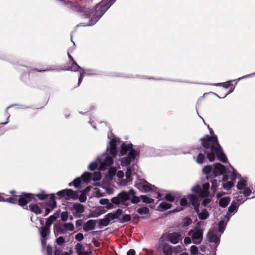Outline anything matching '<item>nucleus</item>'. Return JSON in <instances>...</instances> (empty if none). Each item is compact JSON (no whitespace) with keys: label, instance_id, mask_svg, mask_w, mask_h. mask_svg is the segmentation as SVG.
I'll return each mask as SVG.
<instances>
[{"label":"nucleus","instance_id":"obj_21","mask_svg":"<svg viewBox=\"0 0 255 255\" xmlns=\"http://www.w3.org/2000/svg\"><path fill=\"white\" fill-rule=\"evenodd\" d=\"M47 205L52 209H54L56 207V197L54 194H51L50 195L49 201L47 203Z\"/></svg>","mask_w":255,"mask_h":255},{"label":"nucleus","instance_id":"obj_2","mask_svg":"<svg viewBox=\"0 0 255 255\" xmlns=\"http://www.w3.org/2000/svg\"><path fill=\"white\" fill-rule=\"evenodd\" d=\"M133 204H137L140 202L139 197L136 196V192L133 189H130L128 192L123 191L120 192L116 197H113L111 199L112 204L119 205L120 203L129 201Z\"/></svg>","mask_w":255,"mask_h":255},{"label":"nucleus","instance_id":"obj_51","mask_svg":"<svg viewBox=\"0 0 255 255\" xmlns=\"http://www.w3.org/2000/svg\"><path fill=\"white\" fill-rule=\"evenodd\" d=\"M164 199L169 202H173L175 200V197L173 195L168 193L165 196Z\"/></svg>","mask_w":255,"mask_h":255},{"label":"nucleus","instance_id":"obj_43","mask_svg":"<svg viewBox=\"0 0 255 255\" xmlns=\"http://www.w3.org/2000/svg\"><path fill=\"white\" fill-rule=\"evenodd\" d=\"M205 159V156L204 154L200 153L197 157L196 162L200 164H202L204 163Z\"/></svg>","mask_w":255,"mask_h":255},{"label":"nucleus","instance_id":"obj_23","mask_svg":"<svg viewBox=\"0 0 255 255\" xmlns=\"http://www.w3.org/2000/svg\"><path fill=\"white\" fill-rule=\"evenodd\" d=\"M188 197L189 199L190 202L193 206L199 204V198L196 195L191 194L188 195Z\"/></svg>","mask_w":255,"mask_h":255},{"label":"nucleus","instance_id":"obj_24","mask_svg":"<svg viewBox=\"0 0 255 255\" xmlns=\"http://www.w3.org/2000/svg\"><path fill=\"white\" fill-rule=\"evenodd\" d=\"M171 207V204L166 202H162L159 205L158 208H159V210L163 211L170 209Z\"/></svg>","mask_w":255,"mask_h":255},{"label":"nucleus","instance_id":"obj_31","mask_svg":"<svg viewBox=\"0 0 255 255\" xmlns=\"http://www.w3.org/2000/svg\"><path fill=\"white\" fill-rule=\"evenodd\" d=\"M139 197L140 198V200H141L143 203L146 204H151L153 203L154 202V200L153 199L149 198L146 195H141Z\"/></svg>","mask_w":255,"mask_h":255},{"label":"nucleus","instance_id":"obj_28","mask_svg":"<svg viewBox=\"0 0 255 255\" xmlns=\"http://www.w3.org/2000/svg\"><path fill=\"white\" fill-rule=\"evenodd\" d=\"M30 210L36 214H41L42 210L37 204H30L29 206Z\"/></svg>","mask_w":255,"mask_h":255},{"label":"nucleus","instance_id":"obj_6","mask_svg":"<svg viewBox=\"0 0 255 255\" xmlns=\"http://www.w3.org/2000/svg\"><path fill=\"white\" fill-rule=\"evenodd\" d=\"M56 194L60 198L65 200H77L78 198V191H75L71 189H66L58 192Z\"/></svg>","mask_w":255,"mask_h":255},{"label":"nucleus","instance_id":"obj_4","mask_svg":"<svg viewBox=\"0 0 255 255\" xmlns=\"http://www.w3.org/2000/svg\"><path fill=\"white\" fill-rule=\"evenodd\" d=\"M68 56L69 58L70 62L65 67V70L74 72H79L80 75L78 82V85L79 86L83 80V78L86 72L84 71L83 69L78 65L73 59V57L69 53H68Z\"/></svg>","mask_w":255,"mask_h":255},{"label":"nucleus","instance_id":"obj_56","mask_svg":"<svg viewBox=\"0 0 255 255\" xmlns=\"http://www.w3.org/2000/svg\"><path fill=\"white\" fill-rule=\"evenodd\" d=\"M46 252L47 255H53V249L50 245H47L46 247Z\"/></svg>","mask_w":255,"mask_h":255},{"label":"nucleus","instance_id":"obj_25","mask_svg":"<svg viewBox=\"0 0 255 255\" xmlns=\"http://www.w3.org/2000/svg\"><path fill=\"white\" fill-rule=\"evenodd\" d=\"M209 188V184L206 183L203 185V190L201 189L200 194V197L204 198L208 195V190Z\"/></svg>","mask_w":255,"mask_h":255},{"label":"nucleus","instance_id":"obj_17","mask_svg":"<svg viewBox=\"0 0 255 255\" xmlns=\"http://www.w3.org/2000/svg\"><path fill=\"white\" fill-rule=\"evenodd\" d=\"M96 225V221L93 220H89L84 223L83 229L85 232L94 229Z\"/></svg>","mask_w":255,"mask_h":255},{"label":"nucleus","instance_id":"obj_37","mask_svg":"<svg viewBox=\"0 0 255 255\" xmlns=\"http://www.w3.org/2000/svg\"><path fill=\"white\" fill-rule=\"evenodd\" d=\"M80 178L81 179H82L83 182L86 183L90 180L91 178V174L89 172H85L81 176Z\"/></svg>","mask_w":255,"mask_h":255},{"label":"nucleus","instance_id":"obj_12","mask_svg":"<svg viewBox=\"0 0 255 255\" xmlns=\"http://www.w3.org/2000/svg\"><path fill=\"white\" fill-rule=\"evenodd\" d=\"M71 210L73 211L74 215L76 217H80L81 214L85 211L84 206L79 203H74L72 206Z\"/></svg>","mask_w":255,"mask_h":255},{"label":"nucleus","instance_id":"obj_7","mask_svg":"<svg viewBox=\"0 0 255 255\" xmlns=\"http://www.w3.org/2000/svg\"><path fill=\"white\" fill-rule=\"evenodd\" d=\"M18 197L17 204L21 207L26 206L28 203L32 201H37L36 198H35L34 194L32 193L23 192L22 195Z\"/></svg>","mask_w":255,"mask_h":255},{"label":"nucleus","instance_id":"obj_8","mask_svg":"<svg viewBox=\"0 0 255 255\" xmlns=\"http://www.w3.org/2000/svg\"><path fill=\"white\" fill-rule=\"evenodd\" d=\"M195 229V231L193 230H190L188 235L191 236L194 244H199L202 240L203 234V230L198 227H196Z\"/></svg>","mask_w":255,"mask_h":255},{"label":"nucleus","instance_id":"obj_52","mask_svg":"<svg viewBox=\"0 0 255 255\" xmlns=\"http://www.w3.org/2000/svg\"><path fill=\"white\" fill-rule=\"evenodd\" d=\"M56 242L58 245L62 246L65 242V240L63 237L60 236L56 239Z\"/></svg>","mask_w":255,"mask_h":255},{"label":"nucleus","instance_id":"obj_10","mask_svg":"<svg viewBox=\"0 0 255 255\" xmlns=\"http://www.w3.org/2000/svg\"><path fill=\"white\" fill-rule=\"evenodd\" d=\"M159 247L163 251L165 255H171L173 252V249L172 247L170 246L168 243L165 242L163 236L160 238Z\"/></svg>","mask_w":255,"mask_h":255},{"label":"nucleus","instance_id":"obj_64","mask_svg":"<svg viewBox=\"0 0 255 255\" xmlns=\"http://www.w3.org/2000/svg\"><path fill=\"white\" fill-rule=\"evenodd\" d=\"M127 255H135V251L134 249H130L127 253Z\"/></svg>","mask_w":255,"mask_h":255},{"label":"nucleus","instance_id":"obj_9","mask_svg":"<svg viewBox=\"0 0 255 255\" xmlns=\"http://www.w3.org/2000/svg\"><path fill=\"white\" fill-rule=\"evenodd\" d=\"M135 186L141 192H149L152 191V185L144 179L136 182Z\"/></svg>","mask_w":255,"mask_h":255},{"label":"nucleus","instance_id":"obj_33","mask_svg":"<svg viewBox=\"0 0 255 255\" xmlns=\"http://www.w3.org/2000/svg\"><path fill=\"white\" fill-rule=\"evenodd\" d=\"M50 234V229L45 226L41 228V234L43 238H45Z\"/></svg>","mask_w":255,"mask_h":255},{"label":"nucleus","instance_id":"obj_41","mask_svg":"<svg viewBox=\"0 0 255 255\" xmlns=\"http://www.w3.org/2000/svg\"><path fill=\"white\" fill-rule=\"evenodd\" d=\"M81 183V178H77L75 180H74L72 182L69 184V186H71L72 185L74 186L75 187L78 188Z\"/></svg>","mask_w":255,"mask_h":255},{"label":"nucleus","instance_id":"obj_35","mask_svg":"<svg viewBox=\"0 0 255 255\" xmlns=\"http://www.w3.org/2000/svg\"><path fill=\"white\" fill-rule=\"evenodd\" d=\"M34 195L35 197H37L40 200H44L49 197V195L46 194L44 191H42L41 193L34 194Z\"/></svg>","mask_w":255,"mask_h":255},{"label":"nucleus","instance_id":"obj_29","mask_svg":"<svg viewBox=\"0 0 255 255\" xmlns=\"http://www.w3.org/2000/svg\"><path fill=\"white\" fill-rule=\"evenodd\" d=\"M99 203L101 205H106V208L107 209H111L113 208V206L111 203L109 202V201L108 199L103 198L100 200Z\"/></svg>","mask_w":255,"mask_h":255},{"label":"nucleus","instance_id":"obj_11","mask_svg":"<svg viewBox=\"0 0 255 255\" xmlns=\"http://www.w3.org/2000/svg\"><path fill=\"white\" fill-rule=\"evenodd\" d=\"M56 229L57 233L64 234L67 231H73L74 230V226L72 223H67L57 225Z\"/></svg>","mask_w":255,"mask_h":255},{"label":"nucleus","instance_id":"obj_46","mask_svg":"<svg viewBox=\"0 0 255 255\" xmlns=\"http://www.w3.org/2000/svg\"><path fill=\"white\" fill-rule=\"evenodd\" d=\"M191 223L192 219L190 217H186L183 219L182 226L183 227H186L190 225Z\"/></svg>","mask_w":255,"mask_h":255},{"label":"nucleus","instance_id":"obj_45","mask_svg":"<svg viewBox=\"0 0 255 255\" xmlns=\"http://www.w3.org/2000/svg\"><path fill=\"white\" fill-rule=\"evenodd\" d=\"M234 186V184L233 182L231 181H228L223 185V187L224 189L229 190L231 189Z\"/></svg>","mask_w":255,"mask_h":255},{"label":"nucleus","instance_id":"obj_1","mask_svg":"<svg viewBox=\"0 0 255 255\" xmlns=\"http://www.w3.org/2000/svg\"><path fill=\"white\" fill-rule=\"evenodd\" d=\"M211 136L207 135L200 141L204 148V152L210 162H213L215 159V155L217 159L223 163H226L227 158L224 153L223 149L218 140L217 136L214 134L213 130L208 126Z\"/></svg>","mask_w":255,"mask_h":255},{"label":"nucleus","instance_id":"obj_15","mask_svg":"<svg viewBox=\"0 0 255 255\" xmlns=\"http://www.w3.org/2000/svg\"><path fill=\"white\" fill-rule=\"evenodd\" d=\"M116 140L115 139H112L110 142V149L109 153L113 157H115L117 155V145Z\"/></svg>","mask_w":255,"mask_h":255},{"label":"nucleus","instance_id":"obj_32","mask_svg":"<svg viewBox=\"0 0 255 255\" xmlns=\"http://www.w3.org/2000/svg\"><path fill=\"white\" fill-rule=\"evenodd\" d=\"M18 196L15 195L13 197H9L7 198H4V200L2 201L7 202L12 204H17L18 201Z\"/></svg>","mask_w":255,"mask_h":255},{"label":"nucleus","instance_id":"obj_22","mask_svg":"<svg viewBox=\"0 0 255 255\" xmlns=\"http://www.w3.org/2000/svg\"><path fill=\"white\" fill-rule=\"evenodd\" d=\"M231 200V199L229 197H225L221 198L219 200V206L222 208H225L227 206Z\"/></svg>","mask_w":255,"mask_h":255},{"label":"nucleus","instance_id":"obj_42","mask_svg":"<svg viewBox=\"0 0 255 255\" xmlns=\"http://www.w3.org/2000/svg\"><path fill=\"white\" fill-rule=\"evenodd\" d=\"M247 185L246 182L244 180L239 181L237 185V188L238 190H242L245 188Z\"/></svg>","mask_w":255,"mask_h":255},{"label":"nucleus","instance_id":"obj_62","mask_svg":"<svg viewBox=\"0 0 255 255\" xmlns=\"http://www.w3.org/2000/svg\"><path fill=\"white\" fill-rule=\"evenodd\" d=\"M237 178V175L235 171H233L230 175V178L231 180L234 181Z\"/></svg>","mask_w":255,"mask_h":255},{"label":"nucleus","instance_id":"obj_48","mask_svg":"<svg viewBox=\"0 0 255 255\" xmlns=\"http://www.w3.org/2000/svg\"><path fill=\"white\" fill-rule=\"evenodd\" d=\"M101 178V175L99 172H95L93 174L92 180L94 181H99Z\"/></svg>","mask_w":255,"mask_h":255},{"label":"nucleus","instance_id":"obj_18","mask_svg":"<svg viewBox=\"0 0 255 255\" xmlns=\"http://www.w3.org/2000/svg\"><path fill=\"white\" fill-rule=\"evenodd\" d=\"M239 199L233 200L229 207L228 208V212L229 213H232L237 211L238 208L240 205Z\"/></svg>","mask_w":255,"mask_h":255},{"label":"nucleus","instance_id":"obj_60","mask_svg":"<svg viewBox=\"0 0 255 255\" xmlns=\"http://www.w3.org/2000/svg\"><path fill=\"white\" fill-rule=\"evenodd\" d=\"M217 181L216 179H214L211 181L212 186L211 189L213 191H215L217 186Z\"/></svg>","mask_w":255,"mask_h":255},{"label":"nucleus","instance_id":"obj_3","mask_svg":"<svg viewBox=\"0 0 255 255\" xmlns=\"http://www.w3.org/2000/svg\"><path fill=\"white\" fill-rule=\"evenodd\" d=\"M133 144L131 143L126 144L123 142L121 144L120 154L122 156L126 155L128 151H129L128 155L122 158L121 159V165L123 166L129 165L136 159L138 152L135 149L133 148Z\"/></svg>","mask_w":255,"mask_h":255},{"label":"nucleus","instance_id":"obj_53","mask_svg":"<svg viewBox=\"0 0 255 255\" xmlns=\"http://www.w3.org/2000/svg\"><path fill=\"white\" fill-rule=\"evenodd\" d=\"M78 198L80 202H85L87 199L86 195L84 193L81 192V194L78 196Z\"/></svg>","mask_w":255,"mask_h":255},{"label":"nucleus","instance_id":"obj_47","mask_svg":"<svg viewBox=\"0 0 255 255\" xmlns=\"http://www.w3.org/2000/svg\"><path fill=\"white\" fill-rule=\"evenodd\" d=\"M190 255H198V249L197 246L192 245L190 247Z\"/></svg>","mask_w":255,"mask_h":255},{"label":"nucleus","instance_id":"obj_34","mask_svg":"<svg viewBox=\"0 0 255 255\" xmlns=\"http://www.w3.org/2000/svg\"><path fill=\"white\" fill-rule=\"evenodd\" d=\"M113 157L107 156L102 164L106 166H110L113 163Z\"/></svg>","mask_w":255,"mask_h":255},{"label":"nucleus","instance_id":"obj_19","mask_svg":"<svg viewBox=\"0 0 255 255\" xmlns=\"http://www.w3.org/2000/svg\"><path fill=\"white\" fill-rule=\"evenodd\" d=\"M75 249L78 255H89L88 253L85 251L84 246L80 243L76 245Z\"/></svg>","mask_w":255,"mask_h":255},{"label":"nucleus","instance_id":"obj_40","mask_svg":"<svg viewBox=\"0 0 255 255\" xmlns=\"http://www.w3.org/2000/svg\"><path fill=\"white\" fill-rule=\"evenodd\" d=\"M136 211L140 215H145L149 213V209L146 207H143L138 208Z\"/></svg>","mask_w":255,"mask_h":255},{"label":"nucleus","instance_id":"obj_13","mask_svg":"<svg viewBox=\"0 0 255 255\" xmlns=\"http://www.w3.org/2000/svg\"><path fill=\"white\" fill-rule=\"evenodd\" d=\"M226 172V168L224 165L218 163L214 164L213 173L214 177H216L218 175H222Z\"/></svg>","mask_w":255,"mask_h":255},{"label":"nucleus","instance_id":"obj_55","mask_svg":"<svg viewBox=\"0 0 255 255\" xmlns=\"http://www.w3.org/2000/svg\"><path fill=\"white\" fill-rule=\"evenodd\" d=\"M97 167V164L96 162H92L89 166V169L91 171H94Z\"/></svg>","mask_w":255,"mask_h":255},{"label":"nucleus","instance_id":"obj_39","mask_svg":"<svg viewBox=\"0 0 255 255\" xmlns=\"http://www.w3.org/2000/svg\"><path fill=\"white\" fill-rule=\"evenodd\" d=\"M212 171L213 172V169L211 165L205 166L202 169L203 174L206 175H209Z\"/></svg>","mask_w":255,"mask_h":255},{"label":"nucleus","instance_id":"obj_36","mask_svg":"<svg viewBox=\"0 0 255 255\" xmlns=\"http://www.w3.org/2000/svg\"><path fill=\"white\" fill-rule=\"evenodd\" d=\"M57 220V217L55 216L54 215H51L47 220L46 221L45 225L46 226L49 228V227L51 226L52 223L55 221Z\"/></svg>","mask_w":255,"mask_h":255},{"label":"nucleus","instance_id":"obj_61","mask_svg":"<svg viewBox=\"0 0 255 255\" xmlns=\"http://www.w3.org/2000/svg\"><path fill=\"white\" fill-rule=\"evenodd\" d=\"M187 203V199L186 198H182L180 201V204L181 206H185Z\"/></svg>","mask_w":255,"mask_h":255},{"label":"nucleus","instance_id":"obj_63","mask_svg":"<svg viewBox=\"0 0 255 255\" xmlns=\"http://www.w3.org/2000/svg\"><path fill=\"white\" fill-rule=\"evenodd\" d=\"M63 253L59 249H56L54 252V255H62Z\"/></svg>","mask_w":255,"mask_h":255},{"label":"nucleus","instance_id":"obj_5","mask_svg":"<svg viewBox=\"0 0 255 255\" xmlns=\"http://www.w3.org/2000/svg\"><path fill=\"white\" fill-rule=\"evenodd\" d=\"M107 8L104 3H100L94 7V9L90 10L87 16L91 18L92 21L96 22L104 14Z\"/></svg>","mask_w":255,"mask_h":255},{"label":"nucleus","instance_id":"obj_38","mask_svg":"<svg viewBox=\"0 0 255 255\" xmlns=\"http://www.w3.org/2000/svg\"><path fill=\"white\" fill-rule=\"evenodd\" d=\"M131 220V216L129 214H124L121 219L119 220V222L120 223H124L128 222Z\"/></svg>","mask_w":255,"mask_h":255},{"label":"nucleus","instance_id":"obj_20","mask_svg":"<svg viewBox=\"0 0 255 255\" xmlns=\"http://www.w3.org/2000/svg\"><path fill=\"white\" fill-rule=\"evenodd\" d=\"M122 213V210L121 209H118L113 213H109L107 214V216L109 217L110 220H114L119 218V217L121 216Z\"/></svg>","mask_w":255,"mask_h":255},{"label":"nucleus","instance_id":"obj_50","mask_svg":"<svg viewBox=\"0 0 255 255\" xmlns=\"http://www.w3.org/2000/svg\"><path fill=\"white\" fill-rule=\"evenodd\" d=\"M192 191L195 193L198 194L199 196L200 197V194L201 192V188L198 185L193 187L192 189Z\"/></svg>","mask_w":255,"mask_h":255},{"label":"nucleus","instance_id":"obj_57","mask_svg":"<svg viewBox=\"0 0 255 255\" xmlns=\"http://www.w3.org/2000/svg\"><path fill=\"white\" fill-rule=\"evenodd\" d=\"M75 238L77 241H81L83 239L84 237L82 233H79L75 235Z\"/></svg>","mask_w":255,"mask_h":255},{"label":"nucleus","instance_id":"obj_14","mask_svg":"<svg viewBox=\"0 0 255 255\" xmlns=\"http://www.w3.org/2000/svg\"><path fill=\"white\" fill-rule=\"evenodd\" d=\"M181 235L179 232H173L168 233L166 235L167 239L172 244H177L179 242Z\"/></svg>","mask_w":255,"mask_h":255},{"label":"nucleus","instance_id":"obj_44","mask_svg":"<svg viewBox=\"0 0 255 255\" xmlns=\"http://www.w3.org/2000/svg\"><path fill=\"white\" fill-rule=\"evenodd\" d=\"M125 176L128 181H132V170L131 169H128L126 172Z\"/></svg>","mask_w":255,"mask_h":255},{"label":"nucleus","instance_id":"obj_30","mask_svg":"<svg viewBox=\"0 0 255 255\" xmlns=\"http://www.w3.org/2000/svg\"><path fill=\"white\" fill-rule=\"evenodd\" d=\"M209 216V214L206 209L202 210L201 212L198 214V218L200 220H205Z\"/></svg>","mask_w":255,"mask_h":255},{"label":"nucleus","instance_id":"obj_26","mask_svg":"<svg viewBox=\"0 0 255 255\" xmlns=\"http://www.w3.org/2000/svg\"><path fill=\"white\" fill-rule=\"evenodd\" d=\"M209 241L211 243H217L219 242V239L217 235L213 233L209 232L208 234Z\"/></svg>","mask_w":255,"mask_h":255},{"label":"nucleus","instance_id":"obj_54","mask_svg":"<svg viewBox=\"0 0 255 255\" xmlns=\"http://www.w3.org/2000/svg\"><path fill=\"white\" fill-rule=\"evenodd\" d=\"M61 220L62 221H63V222L66 221L68 218V214L67 212H66V211L62 212L61 213Z\"/></svg>","mask_w":255,"mask_h":255},{"label":"nucleus","instance_id":"obj_16","mask_svg":"<svg viewBox=\"0 0 255 255\" xmlns=\"http://www.w3.org/2000/svg\"><path fill=\"white\" fill-rule=\"evenodd\" d=\"M232 82V81H229L224 83L216 84V85L222 86L226 89L230 88L229 92L223 96V98L225 97L228 94L231 93L234 90L235 87L233 86Z\"/></svg>","mask_w":255,"mask_h":255},{"label":"nucleus","instance_id":"obj_59","mask_svg":"<svg viewBox=\"0 0 255 255\" xmlns=\"http://www.w3.org/2000/svg\"><path fill=\"white\" fill-rule=\"evenodd\" d=\"M211 202V199L210 198H206L203 200L202 203V205L206 207Z\"/></svg>","mask_w":255,"mask_h":255},{"label":"nucleus","instance_id":"obj_49","mask_svg":"<svg viewBox=\"0 0 255 255\" xmlns=\"http://www.w3.org/2000/svg\"><path fill=\"white\" fill-rule=\"evenodd\" d=\"M225 222L224 220H221L218 223V230L220 232H223L225 229Z\"/></svg>","mask_w":255,"mask_h":255},{"label":"nucleus","instance_id":"obj_27","mask_svg":"<svg viewBox=\"0 0 255 255\" xmlns=\"http://www.w3.org/2000/svg\"><path fill=\"white\" fill-rule=\"evenodd\" d=\"M110 219L109 217L107 216V214L105 216L104 218L99 220V226L100 227L102 226H108L110 222Z\"/></svg>","mask_w":255,"mask_h":255},{"label":"nucleus","instance_id":"obj_58","mask_svg":"<svg viewBox=\"0 0 255 255\" xmlns=\"http://www.w3.org/2000/svg\"><path fill=\"white\" fill-rule=\"evenodd\" d=\"M243 194L245 196H249L252 193L251 190L249 188H245L244 189Z\"/></svg>","mask_w":255,"mask_h":255}]
</instances>
